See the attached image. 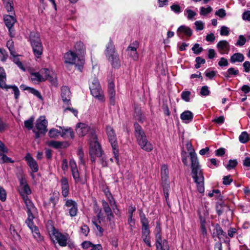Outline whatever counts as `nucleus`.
<instances>
[{
  "label": "nucleus",
  "mask_w": 250,
  "mask_h": 250,
  "mask_svg": "<svg viewBox=\"0 0 250 250\" xmlns=\"http://www.w3.org/2000/svg\"><path fill=\"white\" fill-rule=\"evenodd\" d=\"M239 141L243 144L248 142L250 138L248 133L246 131L242 132L239 137Z\"/></svg>",
  "instance_id": "nucleus-39"
},
{
  "label": "nucleus",
  "mask_w": 250,
  "mask_h": 250,
  "mask_svg": "<svg viewBox=\"0 0 250 250\" xmlns=\"http://www.w3.org/2000/svg\"><path fill=\"white\" fill-rule=\"evenodd\" d=\"M40 74L43 76L44 81L46 80L50 76V71L47 68H42L40 71Z\"/></svg>",
  "instance_id": "nucleus-48"
},
{
  "label": "nucleus",
  "mask_w": 250,
  "mask_h": 250,
  "mask_svg": "<svg viewBox=\"0 0 250 250\" xmlns=\"http://www.w3.org/2000/svg\"><path fill=\"white\" fill-rule=\"evenodd\" d=\"M47 143L48 146L57 149L66 148L69 146V144L67 142L50 141H48Z\"/></svg>",
  "instance_id": "nucleus-26"
},
{
  "label": "nucleus",
  "mask_w": 250,
  "mask_h": 250,
  "mask_svg": "<svg viewBox=\"0 0 250 250\" xmlns=\"http://www.w3.org/2000/svg\"><path fill=\"white\" fill-rule=\"evenodd\" d=\"M62 188V194L64 197L68 196L69 192V186L68 179L65 177H62L60 181Z\"/></svg>",
  "instance_id": "nucleus-23"
},
{
  "label": "nucleus",
  "mask_w": 250,
  "mask_h": 250,
  "mask_svg": "<svg viewBox=\"0 0 250 250\" xmlns=\"http://www.w3.org/2000/svg\"><path fill=\"white\" fill-rule=\"evenodd\" d=\"M11 88L12 90L13 93L14 94L15 98L16 99H18L20 96V91L19 88L16 85H7L6 89Z\"/></svg>",
  "instance_id": "nucleus-43"
},
{
  "label": "nucleus",
  "mask_w": 250,
  "mask_h": 250,
  "mask_svg": "<svg viewBox=\"0 0 250 250\" xmlns=\"http://www.w3.org/2000/svg\"><path fill=\"white\" fill-rule=\"evenodd\" d=\"M6 199V192L5 189L1 187H0V200L2 202H4Z\"/></svg>",
  "instance_id": "nucleus-60"
},
{
  "label": "nucleus",
  "mask_w": 250,
  "mask_h": 250,
  "mask_svg": "<svg viewBox=\"0 0 250 250\" xmlns=\"http://www.w3.org/2000/svg\"><path fill=\"white\" fill-rule=\"evenodd\" d=\"M196 31L202 30L204 28V23L201 21H197L194 22Z\"/></svg>",
  "instance_id": "nucleus-55"
},
{
  "label": "nucleus",
  "mask_w": 250,
  "mask_h": 250,
  "mask_svg": "<svg viewBox=\"0 0 250 250\" xmlns=\"http://www.w3.org/2000/svg\"><path fill=\"white\" fill-rule=\"evenodd\" d=\"M140 221L142 225V238L150 237V230L148 227V221L144 213H140Z\"/></svg>",
  "instance_id": "nucleus-15"
},
{
  "label": "nucleus",
  "mask_w": 250,
  "mask_h": 250,
  "mask_svg": "<svg viewBox=\"0 0 250 250\" xmlns=\"http://www.w3.org/2000/svg\"><path fill=\"white\" fill-rule=\"evenodd\" d=\"M184 14L189 20H192L193 18L196 15V13L194 11L188 8L185 9Z\"/></svg>",
  "instance_id": "nucleus-41"
},
{
  "label": "nucleus",
  "mask_w": 250,
  "mask_h": 250,
  "mask_svg": "<svg viewBox=\"0 0 250 250\" xmlns=\"http://www.w3.org/2000/svg\"><path fill=\"white\" fill-rule=\"evenodd\" d=\"M76 131L77 134L81 137L84 136L89 132L90 134V138L91 137L92 132H95L87 125L82 123H79L76 125Z\"/></svg>",
  "instance_id": "nucleus-14"
},
{
  "label": "nucleus",
  "mask_w": 250,
  "mask_h": 250,
  "mask_svg": "<svg viewBox=\"0 0 250 250\" xmlns=\"http://www.w3.org/2000/svg\"><path fill=\"white\" fill-rule=\"evenodd\" d=\"M232 182V179L231 178L230 175L224 176L223 178V183L226 185H229Z\"/></svg>",
  "instance_id": "nucleus-64"
},
{
  "label": "nucleus",
  "mask_w": 250,
  "mask_h": 250,
  "mask_svg": "<svg viewBox=\"0 0 250 250\" xmlns=\"http://www.w3.org/2000/svg\"><path fill=\"white\" fill-rule=\"evenodd\" d=\"M5 8L8 12L14 11V4L12 0H2Z\"/></svg>",
  "instance_id": "nucleus-36"
},
{
  "label": "nucleus",
  "mask_w": 250,
  "mask_h": 250,
  "mask_svg": "<svg viewBox=\"0 0 250 250\" xmlns=\"http://www.w3.org/2000/svg\"><path fill=\"white\" fill-rule=\"evenodd\" d=\"M89 88L91 94L93 97L99 101L103 100V92L97 79L95 78L90 82Z\"/></svg>",
  "instance_id": "nucleus-9"
},
{
  "label": "nucleus",
  "mask_w": 250,
  "mask_h": 250,
  "mask_svg": "<svg viewBox=\"0 0 250 250\" xmlns=\"http://www.w3.org/2000/svg\"><path fill=\"white\" fill-rule=\"evenodd\" d=\"M108 92L109 95L111 104H114V98L115 95V91L114 90V85L113 83H110L108 84Z\"/></svg>",
  "instance_id": "nucleus-32"
},
{
  "label": "nucleus",
  "mask_w": 250,
  "mask_h": 250,
  "mask_svg": "<svg viewBox=\"0 0 250 250\" xmlns=\"http://www.w3.org/2000/svg\"><path fill=\"white\" fill-rule=\"evenodd\" d=\"M19 191L22 198L25 196H28V195L31 193V190L28 185H25V186L20 188Z\"/></svg>",
  "instance_id": "nucleus-33"
},
{
  "label": "nucleus",
  "mask_w": 250,
  "mask_h": 250,
  "mask_svg": "<svg viewBox=\"0 0 250 250\" xmlns=\"http://www.w3.org/2000/svg\"><path fill=\"white\" fill-rule=\"evenodd\" d=\"M177 35L180 38H182L184 36L189 38L192 36V30L189 27L185 25H181L177 30Z\"/></svg>",
  "instance_id": "nucleus-18"
},
{
  "label": "nucleus",
  "mask_w": 250,
  "mask_h": 250,
  "mask_svg": "<svg viewBox=\"0 0 250 250\" xmlns=\"http://www.w3.org/2000/svg\"><path fill=\"white\" fill-rule=\"evenodd\" d=\"M246 42V39L243 35H240L238 37L237 42L235 43L236 46H242Z\"/></svg>",
  "instance_id": "nucleus-49"
},
{
  "label": "nucleus",
  "mask_w": 250,
  "mask_h": 250,
  "mask_svg": "<svg viewBox=\"0 0 250 250\" xmlns=\"http://www.w3.org/2000/svg\"><path fill=\"white\" fill-rule=\"evenodd\" d=\"M47 121L44 116H41L36 121L34 129L38 130L41 134H44L47 132Z\"/></svg>",
  "instance_id": "nucleus-16"
},
{
  "label": "nucleus",
  "mask_w": 250,
  "mask_h": 250,
  "mask_svg": "<svg viewBox=\"0 0 250 250\" xmlns=\"http://www.w3.org/2000/svg\"><path fill=\"white\" fill-rule=\"evenodd\" d=\"M238 164V162L237 160H229V161L228 164L225 166L226 168L228 170H230L233 169Z\"/></svg>",
  "instance_id": "nucleus-44"
},
{
  "label": "nucleus",
  "mask_w": 250,
  "mask_h": 250,
  "mask_svg": "<svg viewBox=\"0 0 250 250\" xmlns=\"http://www.w3.org/2000/svg\"><path fill=\"white\" fill-rule=\"evenodd\" d=\"M102 207H103V210H104V213H105V214H107L108 213H109L112 212L111 207H110L108 203L107 202H106L105 201H102Z\"/></svg>",
  "instance_id": "nucleus-46"
},
{
  "label": "nucleus",
  "mask_w": 250,
  "mask_h": 250,
  "mask_svg": "<svg viewBox=\"0 0 250 250\" xmlns=\"http://www.w3.org/2000/svg\"><path fill=\"white\" fill-rule=\"evenodd\" d=\"M29 92L32 93L34 96L38 97L39 99H40L41 100H42V97L40 92L38 90H37L31 87V88H29Z\"/></svg>",
  "instance_id": "nucleus-58"
},
{
  "label": "nucleus",
  "mask_w": 250,
  "mask_h": 250,
  "mask_svg": "<svg viewBox=\"0 0 250 250\" xmlns=\"http://www.w3.org/2000/svg\"><path fill=\"white\" fill-rule=\"evenodd\" d=\"M8 152V149L1 141H0V163L14 162L10 158L5 154Z\"/></svg>",
  "instance_id": "nucleus-17"
},
{
  "label": "nucleus",
  "mask_w": 250,
  "mask_h": 250,
  "mask_svg": "<svg viewBox=\"0 0 250 250\" xmlns=\"http://www.w3.org/2000/svg\"><path fill=\"white\" fill-rule=\"evenodd\" d=\"M31 79L32 81H37L39 82H43L44 79L40 72L33 73L31 74Z\"/></svg>",
  "instance_id": "nucleus-42"
},
{
  "label": "nucleus",
  "mask_w": 250,
  "mask_h": 250,
  "mask_svg": "<svg viewBox=\"0 0 250 250\" xmlns=\"http://www.w3.org/2000/svg\"><path fill=\"white\" fill-rule=\"evenodd\" d=\"M200 219L201 221V229L203 235L205 236L207 235V231L205 227V219L203 218L200 214Z\"/></svg>",
  "instance_id": "nucleus-45"
},
{
  "label": "nucleus",
  "mask_w": 250,
  "mask_h": 250,
  "mask_svg": "<svg viewBox=\"0 0 250 250\" xmlns=\"http://www.w3.org/2000/svg\"><path fill=\"white\" fill-rule=\"evenodd\" d=\"M6 80V73L3 68L0 67V87L2 89L7 87V85L5 83Z\"/></svg>",
  "instance_id": "nucleus-31"
},
{
  "label": "nucleus",
  "mask_w": 250,
  "mask_h": 250,
  "mask_svg": "<svg viewBox=\"0 0 250 250\" xmlns=\"http://www.w3.org/2000/svg\"><path fill=\"white\" fill-rule=\"evenodd\" d=\"M225 235L226 232L223 230L220 225L218 224H216L212 233V237L214 238L217 237L219 240H221Z\"/></svg>",
  "instance_id": "nucleus-25"
},
{
  "label": "nucleus",
  "mask_w": 250,
  "mask_h": 250,
  "mask_svg": "<svg viewBox=\"0 0 250 250\" xmlns=\"http://www.w3.org/2000/svg\"><path fill=\"white\" fill-rule=\"evenodd\" d=\"M205 75L209 79H212L216 75V72L208 69L205 72Z\"/></svg>",
  "instance_id": "nucleus-59"
},
{
  "label": "nucleus",
  "mask_w": 250,
  "mask_h": 250,
  "mask_svg": "<svg viewBox=\"0 0 250 250\" xmlns=\"http://www.w3.org/2000/svg\"><path fill=\"white\" fill-rule=\"evenodd\" d=\"M4 20L6 26L8 28L10 36H13L12 35L14 32L13 26L16 21V18L13 16L6 15L4 17Z\"/></svg>",
  "instance_id": "nucleus-21"
},
{
  "label": "nucleus",
  "mask_w": 250,
  "mask_h": 250,
  "mask_svg": "<svg viewBox=\"0 0 250 250\" xmlns=\"http://www.w3.org/2000/svg\"><path fill=\"white\" fill-rule=\"evenodd\" d=\"M226 207V205L223 203H218L216 206L217 213L220 215L224 211L223 208Z\"/></svg>",
  "instance_id": "nucleus-56"
},
{
  "label": "nucleus",
  "mask_w": 250,
  "mask_h": 250,
  "mask_svg": "<svg viewBox=\"0 0 250 250\" xmlns=\"http://www.w3.org/2000/svg\"><path fill=\"white\" fill-rule=\"evenodd\" d=\"M60 128L62 130V134H61L62 137L64 139H73L74 138V133L72 129L71 128H63L62 127Z\"/></svg>",
  "instance_id": "nucleus-27"
},
{
  "label": "nucleus",
  "mask_w": 250,
  "mask_h": 250,
  "mask_svg": "<svg viewBox=\"0 0 250 250\" xmlns=\"http://www.w3.org/2000/svg\"><path fill=\"white\" fill-rule=\"evenodd\" d=\"M212 10V9L210 6H208L207 8L201 7L200 8V15L205 16L208 14L210 13Z\"/></svg>",
  "instance_id": "nucleus-54"
},
{
  "label": "nucleus",
  "mask_w": 250,
  "mask_h": 250,
  "mask_svg": "<svg viewBox=\"0 0 250 250\" xmlns=\"http://www.w3.org/2000/svg\"><path fill=\"white\" fill-rule=\"evenodd\" d=\"M61 91V96L64 104L71 105V93L69 88L67 86H63L62 87Z\"/></svg>",
  "instance_id": "nucleus-20"
},
{
  "label": "nucleus",
  "mask_w": 250,
  "mask_h": 250,
  "mask_svg": "<svg viewBox=\"0 0 250 250\" xmlns=\"http://www.w3.org/2000/svg\"><path fill=\"white\" fill-rule=\"evenodd\" d=\"M229 33V28L225 26H222L220 29V35L221 36H228Z\"/></svg>",
  "instance_id": "nucleus-61"
},
{
  "label": "nucleus",
  "mask_w": 250,
  "mask_h": 250,
  "mask_svg": "<svg viewBox=\"0 0 250 250\" xmlns=\"http://www.w3.org/2000/svg\"><path fill=\"white\" fill-rule=\"evenodd\" d=\"M238 73L239 70L238 69L231 67L229 68L227 72H224L223 74L226 78H229L232 76H236Z\"/></svg>",
  "instance_id": "nucleus-34"
},
{
  "label": "nucleus",
  "mask_w": 250,
  "mask_h": 250,
  "mask_svg": "<svg viewBox=\"0 0 250 250\" xmlns=\"http://www.w3.org/2000/svg\"><path fill=\"white\" fill-rule=\"evenodd\" d=\"M139 43L137 41H135L131 43L127 47V50L129 52L136 51L138 47Z\"/></svg>",
  "instance_id": "nucleus-51"
},
{
  "label": "nucleus",
  "mask_w": 250,
  "mask_h": 250,
  "mask_svg": "<svg viewBox=\"0 0 250 250\" xmlns=\"http://www.w3.org/2000/svg\"><path fill=\"white\" fill-rule=\"evenodd\" d=\"M90 140V150L89 153L90 156L93 157L96 156L98 157L102 156L103 151L101 145L98 141L97 136L95 132H92L91 137Z\"/></svg>",
  "instance_id": "nucleus-6"
},
{
  "label": "nucleus",
  "mask_w": 250,
  "mask_h": 250,
  "mask_svg": "<svg viewBox=\"0 0 250 250\" xmlns=\"http://www.w3.org/2000/svg\"><path fill=\"white\" fill-rule=\"evenodd\" d=\"M29 40L35 56L37 58H41L43 52V46L39 33L31 32L29 34Z\"/></svg>",
  "instance_id": "nucleus-3"
},
{
  "label": "nucleus",
  "mask_w": 250,
  "mask_h": 250,
  "mask_svg": "<svg viewBox=\"0 0 250 250\" xmlns=\"http://www.w3.org/2000/svg\"><path fill=\"white\" fill-rule=\"evenodd\" d=\"M75 48L77 54H83L84 53V46L82 42H77L75 45Z\"/></svg>",
  "instance_id": "nucleus-40"
},
{
  "label": "nucleus",
  "mask_w": 250,
  "mask_h": 250,
  "mask_svg": "<svg viewBox=\"0 0 250 250\" xmlns=\"http://www.w3.org/2000/svg\"><path fill=\"white\" fill-rule=\"evenodd\" d=\"M33 118L31 117L29 119L24 121V126L28 129H31L33 126Z\"/></svg>",
  "instance_id": "nucleus-53"
},
{
  "label": "nucleus",
  "mask_w": 250,
  "mask_h": 250,
  "mask_svg": "<svg viewBox=\"0 0 250 250\" xmlns=\"http://www.w3.org/2000/svg\"><path fill=\"white\" fill-rule=\"evenodd\" d=\"M63 108V113H67V112L69 111L71 112L75 117H77L78 115V111L77 109L70 107V105H67L66 104H64L62 106Z\"/></svg>",
  "instance_id": "nucleus-38"
},
{
  "label": "nucleus",
  "mask_w": 250,
  "mask_h": 250,
  "mask_svg": "<svg viewBox=\"0 0 250 250\" xmlns=\"http://www.w3.org/2000/svg\"><path fill=\"white\" fill-rule=\"evenodd\" d=\"M171 10L176 14H179L182 12L181 8L178 4H173L170 6Z\"/></svg>",
  "instance_id": "nucleus-57"
},
{
  "label": "nucleus",
  "mask_w": 250,
  "mask_h": 250,
  "mask_svg": "<svg viewBox=\"0 0 250 250\" xmlns=\"http://www.w3.org/2000/svg\"><path fill=\"white\" fill-rule=\"evenodd\" d=\"M139 146L142 149L147 152H150L153 149V145L147 140Z\"/></svg>",
  "instance_id": "nucleus-35"
},
{
  "label": "nucleus",
  "mask_w": 250,
  "mask_h": 250,
  "mask_svg": "<svg viewBox=\"0 0 250 250\" xmlns=\"http://www.w3.org/2000/svg\"><path fill=\"white\" fill-rule=\"evenodd\" d=\"M65 203L64 208H67L69 214L71 217L77 215L78 212V205L77 203L71 199H65Z\"/></svg>",
  "instance_id": "nucleus-13"
},
{
  "label": "nucleus",
  "mask_w": 250,
  "mask_h": 250,
  "mask_svg": "<svg viewBox=\"0 0 250 250\" xmlns=\"http://www.w3.org/2000/svg\"><path fill=\"white\" fill-rule=\"evenodd\" d=\"M210 91L207 86H203L201 89L200 94L202 96H207L209 94Z\"/></svg>",
  "instance_id": "nucleus-63"
},
{
  "label": "nucleus",
  "mask_w": 250,
  "mask_h": 250,
  "mask_svg": "<svg viewBox=\"0 0 250 250\" xmlns=\"http://www.w3.org/2000/svg\"><path fill=\"white\" fill-rule=\"evenodd\" d=\"M216 47L221 54H228L230 50V46L228 42L222 40L218 42Z\"/></svg>",
  "instance_id": "nucleus-22"
},
{
  "label": "nucleus",
  "mask_w": 250,
  "mask_h": 250,
  "mask_svg": "<svg viewBox=\"0 0 250 250\" xmlns=\"http://www.w3.org/2000/svg\"><path fill=\"white\" fill-rule=\"evenodd\" d=\"M25 160L27 161L32 171L33 172H37L39 169L38 165L35 160L29 154H27L26 155Z\"/></svg>",
  "instance_id": "nucleus-24"
},
{
  "label": "nucleus",
  "mask_w": 250,
  "mask_h": 250,
  "mask_svg": "<svg viewBox=\"0 0 250 250\" xmlns=\"http://www.w3.org/2000/svg\"><path fill=\"white\" fill-rule=\"evenodd\" d=\"M71 173L73 178L75 181V183L76 184L80 183L81 184L83 185L85 183V179L83 178L82 176L80 175L78 169L76 170H73L72 171H71Z\"/></svg>",
  "instance_id": "nucleus-29"
},
{
  "label": "nucleus",
  "mask_w": 250,
  "mask_h": 250,
  "mask_svg": "<svg viewBox=\"0 0 250 250\" xmlns=\"http://www.w3.org/2000/svg\"><path fill=\"white\" fill-rule=\"evenodd\" d=\"M168 179V170L167 167L166 165H163L161 167V179L164 194L167 200L168 198V191L170 189Z\"/></svg>",
  "instance_id": "nucleus-7"
},
{
  "label": "nucleus",
  "mask_w": 250,
  "mask_h": 250,
  "mask_svg": "<svg viewBox=\"0 0 250 250\" xmlns=\"http://www.w3.org/2000/svg\"><path fill=\"white\" fill-rule=\"evenodd\" d=\"M106 133L108 138L109 142L111 144L113 150V153L114 154L115 159L116 163L119 165V156L118 154L117 148V143L116 135L113 128L110 126H107L106 127Z\"/></svg>",
  "instance_id": "nucleus-8"
},
{
  "label": "nucleus",
  "mask_w": 250,
  "mask_h": 250,
  "mask_svg": "<svg viewBox=\"0 0 250 250\" xmlns=\"http://www.w3.org/2000/svg\"><path fill=\"white\" fill-rule=\"evenodd\" d=\"M105 55L113 67L118 68L120 66L119 55L116 51L113 42L110 39L106 46Z\"/></svg>",
  "instance_id": "nucleus-2"
},
{
  "label": "nucleus",
  "mask_w": 250,
  "mask_h": 250,
  "mask_svg": "<svg viewBox=\"0 0 250 250\" xmlns=\"http://www.w3.org/2000/svg\"><path fill=\"white\" fill-rule=\"evenodd\" d=\"M77 53L69 51L64 55V62L78 66V69L81 70L84 61L82 57H78Z\"/></svg>",
  "instance_id": "nucleus-5"
},
{
  "label": "nucleus",
  "mask_w": 250,
  "mask_h": 250,
  "mask_svg": "<svg viewBox=\"0 0 250 250\" xmlns=\"http://www.w3.org/2000/svg\"><path fill=\"white\" fill-rule=\"evenodd\" d=\"M191 161V174L194 182L197 185L198 190L200 193L204 192V177L201 169L197 154L194 149L189 152Z\"/></svg>",
  "instance_id": "nucleus-1"
},
{
  "label": "nucleus",
  "mask_w": 250,
  "mask_h": 250,
  "mask_svg": "<svg viewBox=\"0 0 250 250\" xmlns=\"http://www.w3.org/2000/svg\"><path fill=\"white\" fill-rule=\"evenodd\" d=\"M193 113L189 110L185 111L180 115L181 120L184 123L186 124L191 122L193 119Z\"/></svg>",
  "instance_id": "nucleus-28"
},
{
  "label": "nucleus",
  "mask_w": 250,
  "mask_h": 250,
  "mask_svg": "<svg viewBox=\"0 0 250 250\" xmlns=\"http://www.w3.org/2000/svg\"><path fill=\"white\" fill-rule=\"evenodd\" d=\"M47 229L51 239L56 240L60 246L65 247L67 245V242L69 239L68 234H63L56 229L52 225L48 226Z\"/></svg>",
  "instance_id": "nucleus-4"
},
{
  "label": "nucleus",
  "mask_w": 250,
  "mask_h": 250,
  "mask_svg": "<svg viewBox=\"0 0 250 250\" xmlns=\"http://www.w3.org/2000/svg\"><path fill=\"white\" fill-rule=\"evenodd\" d=\"M244 56L240 53H236L232 55L230 57V61L232 63L236 62H242L244 61Z\"/></svg>",
  "instance_id": "nucleus-30"
},
{
  "label": "nucleus",
  "mask_w": 250,
  "mask_h": 250,
  "mask_svg": "<svg viewBox=\"0 0 250 250\" xmlns=\"http://www.w3.org/2000/svg\"><path fill=\"white\" fill-rule=\"evenodd\" d=\"M135 136L139 145L146 141L147 138L144 131L137 123L134 124Z\"/></svg>",
  "instance_id": "nucleus-12"
},
{
  "label": "nucleus",
  "mask_w": 250,
  "mask_h": 250,
  "mask_svg": "<svg viewBox=\"0 0 250 250\" xmlns=\"http://www.w3.org/2000/svg\"><path fill=\"white\" fill-rule=\"evenodd\" d=\"M155 231L156 250H169L167 240L162 238L160 227L157 226Z\"/></svg>",
  "instance_id": "nucleus-10"
},
{
  "label": "nucleus",
  "mask_w": 250,
  "mask_h": 250,
  "mask_svg": "<svg viewBox=\"0 0 250 250\" xmlns=\"http://www.w3.org/2000/svg\"><path fill=\"white\" fill-rule=\"evenodd\" d=\"M135 118H136V119L137 120H138L139 122H143V121L144 120V116L142 115L141 111L139 109L136 110L135 111Z\"/></svg>",
  "instance_id": "nucleus-62"
},
{
  "label": "nucleus",
  "mask_w": 250,
  "mask_h": 250,
  "mask_svg": "<svg viewBox=\"0 0 250 250\" xmlns=\"http://www.w3.org/2000/svg\"><path fill=\"white\" fill-rule=\"evenodd\" d=\"M192 50L194 54L198 55L203 51V48L200 46L199 44L195 43L192 47Z\"/></svg>",
  "instance_id": "nucleus-50"
},
{
  "label": "nucleus",
  "mask_w": 250,
  "mask_h": 250,
  "mask_svg": "<svg viewBox=\"0 0 250 250\" xmlns=\"http://www.w3.org/2000/svg\"><path fill=\"white\" fill-rule=\"evenodd\" d=\"M92 223L95 226L98 232H97V234L99 236H102L104 232V229L101 226V223L98 222V221L96 220L95 218L92 220Z\"/></svg>",
  "instance_id": "nucleus-37"
},
{
  "label": "nucleus",
  "mask_w": 250,
  "mask_h": 250,
  "mask_svg": "<svg viewBox=\"0 0 250 250\" xmlns=\"http://www.w3.org/2000/svg\"><path fill=\"white\" fill-rule=\"evenodd\" d=\"M191 95V92L188 91H185L182 92L181 94V98L183 100H184L186 102H189L190 101V96Z\"/></svg>",
  "instance_id": "nucleus-52"
},
{
  "label": "nucleus",
  "mask_w": 250,
  "mask_h": 250,
  "mask_svg": "<svg viewBox=\"0 0 250 250\" xmlns=\"http://www.w3.org/2000/svg\"><path fill=\"white\" fill-rule=\"evenodd\" d=\"M61 134V132L59 131L58 129L55 128L51 129L49 132L48 135L50 138H56V137L59 136Z\"/></svg>",
  "instance_id": "nucleus-47"
},
{
  "label": "nucleus",
  "mask_w": 250,
  "mask_h": 250,
  "mask_svg": "<svg viewBox=\"0 0 250 250\" xmlns=\"http://www.w3.org/2000/svg\"><path fill=\"white\" fill-rule=\"evenodd\" d=\"M22 199L26 206L27 213L28 214V218L26 221L30 222V220H33L34 219L35 216L37 213V209L34 205V204L28 196L24 197Z\"/></svg>",
  "instance_id": "nucleus-11"
},
{
  "label": "nucleus",
  "mask_w": 250,
  "mask_h": 250,
  "mask_svg": "<svg viewBox=\"0 0 250 250\" xmlns=\"http://www.w3.org/2000/svg\"><path fill=\"white\" fill-rule=\"evenodd\" d=\"M26 223L32 231L33 235L35 239L39 242L42 241L43 238L41 236L38 228L36 226H34L33 221L30 220V222L26 221Z\"/></svg>",
  "instance_id": "nucleus-19"
}]
</instances>
